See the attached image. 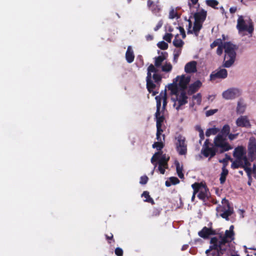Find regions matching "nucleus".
I'll list each match as a JSON object with an SVG mask.
<instances>
[{"mask_svg": "<svg viewBox=\"0 0 256 256\" xmlns=\"http://www.w3.org/2000/svg\"><path fill=\"white\" fill-rule=\"evenodd\" d=\"M202 101V96L200 94H198L192 96V102L194 104H200Z\"/></svg>", "mask_w": 256, "mask_h": 256, "instance_id": "nucleus-32", "label": "nucleus"}, {"mask_svg": "<svg viewBox=\"0 0 256 256\" xmlns=\"http://www.w3.org/2000/svg\"><path fill=\"white\" fill-rule=\"evenodd\" d=\"M196 193L198 192V197L201 200H204L208 196V192L206 186L202 183L196 182L192 186Z\"/></svg>", "mask_w": 256, "mask_h": 256, "instance_id": "nucleus-11", "label": "nucleus"}, {"mask_svg": "<svg viewBox=\"0 0 256 256\" xmlns=\"http://www.w3.org/2000/svg\"><path fill=\"white\" fill-rule=\"evenodd\" d=\"M147 5L148 8L157 16H160V12L162 10V6L160 4L159 0L156 1H152L148 0L147 2Z\"/></svg>", "mask_w": 256, "mask_h": 256, "instance_id": "nucleus-13", "label": "nucleus"}, {"mask_svg": "<svg viewBox=\"0 0 256 256\" xmlns=\"http://www.w3.org/2000/svg\"><path fill=\"white\" fill-rule=\"evenodd\" d=\"M157 46L158 47V48L162 50H166L168 49V44L164 41H161L158 42L157 44Z\"/></svg>", "mask_w": 256, "mask_h": 256, "instance_id": "nucleus-36", "label": "nucleus"}, {"mask_svg": "<svg viewBox=\"0 0 256 256\" xmlns=\"http://www.w3.org/2000/svg\"><path fill=\"white\" fill-rule=\"evenodd\" d=\"M176 12H174V10H172L170 12L169 18L172 19L176 17Z\"/></svg>", "mask_w": 256, "mask_h": 256, "instance_id": "nucleus-50", "label": "nucleus"}, {"mask_svg": "<svg viewBox=\"0 0 256 256\" xmlns=\"http://www.w3.org/2000/svg\"><path fill=\"white\" fill-rule=\"evenodd\" d=\"M248 154L250 159L252 161L256 157V140L254 137L250 138L248 144Z\"/></svg>", "mask_w": 256, "mask_h": 256, "instance_id": "nucleus-14", "label": "nucleus"}, {"mask_svg": "<svg viewBox=\"0 0 256 256\" xmlns=\"http://www.w3.org/2000/svg\"><path fill=\"white\" fill-rule=\"evenodd\" d=\"M178 34H177L173 40V44L174 46L178 48H181L184 44V42L180 38H178Z\"/></svg>", "mask_w": 256, "mask_h": 256, "instance_id": "nucleus-26", "label": "nucleus"}, {"mask_svg": "<svg viewBox=\"0 0 256 256\" xmlns=\"http://www.w3.org/2000/svg\"><path fill=\"white\" fill-rule=\"evenodd\" d=\"M246 104L244 100L240 99L237 102L236 112L238 114H243L246 110Z\"/></svg>", "mask_w": 256, "mask_h": 256, "instance_id": "nucleus-22", "label": "nucleus"}, {"mask_svg": "<svg viewBox=\"0 0 256 256\" xmlns=\"http://www.w3.org/2000/svg\"><path fill=\"white\" fill-rule=\"evenodd\" d=\"M222 43V41L220 38H218L214 40V42L210 44V46L211 48H214L216 46L218 47V46L221 45Z\"/></svg>", "mask_w": 256, "mask_h": 256, "instance_id": "nucleus-37", "label": "nucleus"}, {"mask_svg": "<svg viewBox=\"0 0 256 256\" xmlns=\"http://www.w3.org/2000/svg\"><path fill=\"white\" fill-rule=\"evenodd\" d=\"M162 133L156 132V139L158 140L157 142H155L152 144V148H156L158 150H160L164 147V143L163 142L164 140V136L162 135L161 136Z\"/></svg>", "mask_w": 256, "mask_h": 256, "instance_id": "nucleus-19", "label": "nucleus"}, {"mask_svg": "<svg viewBox=\"0 0 256 256\" xmlns=\"http://www.w3.org/2000/svg\"><path fill=\"white\" fill-rule=\"evenodd\" d=\"M142 196L146 198L145 201L148 202H150L153 201L152 198H150L149 194L147 192H144L142 194Z\"/></svg>", "mask_w": 256, "mask_h": 256, "instance_id": "nucleus-39", "label": "nucleus"}, {"mask_svg": "<svg viewBox=\"0 0 256 256\" xmlns=\"http://www.w3.org/2000/svg\"><path fill=\"white\" fill-rule=\"evenodd\" d=\"M233 156L235 158L234 160L230 156L228 157L232 162V168L235 169L238 168H242L247 173L249 179L251 178V168L249 167L250 164L248 162L246 156V152L244 147L238 146L235 148L233 152Z\"/></svg>", "mask_w": 256, "mask_h": 256, "instance_id": "nucleus-1", "label": "nucleus"}, {"mask_svg": "<svg viewBox=\"0 0 256 256\" xmlns=\"http://www.w3.org/2000/svg\"><path fill=\"white\" fill-rule=\"evenodd\" d=\"M238 134H232L229 133V134H228V138L230 140H232L237 138Z\"/></svg>", "mask_w": 256, "mask_h": 256, "instance_id": "nucleus-46", "label": "nucleus"}, {"mask_svg": "<svg viewBox=\"0 0 256 256\" xmlns=\"http://www.w3.org/2000/svg\"><path fill=\"white\" fill-rule=\"evenodd\" d=\"M115 254L118 256H122L123 254V251L122 248H118L115 250Z\"/></svg>", "mask_w": 256, "mask_h": 256, "instance_id": "nucleus-45", "label": "nucleus"}, {"mask_svg": "<svg viewBox=\"0 0 256 256\" xmlns=\"http://www.w3.org/2000/svg\"><path fill=\"white\" fill-rule=\"evenodd\" d=\"M196 192L195 190H194L193 194H192V201L194 200L195 198V195H196Z\"/></svg>", "mask_w": 256, "mask_h": 256, "instance_id": "nucleus-55", "label": "nucleus"}, {"mask_svg": "<svg viewBox=\"0 0 256 256\" xmlns=\"http://www.w3.org/2000/svg\"><path fill=\"white\" fill-rule=\"evenodd\" d=\"M146 40L150 41L153 40L154 36H152L151 34H148L146 36Z\"/></svg>", "mask_w": 256, "mask_h": 256, "instance_id": "nucleus-51", "label": "nucleus"}, {"mask_svg": "<svg viewBox=\"0 0 256 256\" xmlns=\"http://www.w3.org/2000/svg\"><path fill=\"white\" fill-rule=\"evenodd\" d=\"M186 64H197L196 62V61H191V62H188Z\"/></svg>", "mask_w": 256, "mask_h": 256, "instance_id": "nucleus-57", "label": "nucleus"}, {"mask_svg": "<svg viewBox=\"0 0 256 256\" xmlns=\"http://www.w3.org/2000/svg\"><path fill=\"white\" fill-rule=\"evenodd\" d=\"M214 98V96H208V99L210 100V98H212V100Z\"/></svg>", "mask_w": 256, "mask_h": 256, "instance_id": "nucleus-59", "label": "nucleus"}, {"mask_svg": "<svg viewBox=\"0 0 256 256\" xmlns=\"http://www.w3.org/2000/svg\"><path fill=\"white\" fill-rule=\"evenodd\" d=\"M148 180V178L146 176H142L140 178V184H146Z\"/></svg>", "mask_w": 256, "mask_h": 256, "instance_id": "nucleus-41", "label": "nucleus"}, {"mask_svg": "<svg viewBox=\"0 0 256 256\" xmlns=\"http://www.w3.org/2000/svg\"><path fill=\"white\" fill-rule=\"evenodd\" d=\"M251 172H252V170H251ZM252 172L256 174V165L254 164L253 168H252Z\"/></svg>", "mask_w": 256, "mask_h": 256, "instance_id": "nucleus-56", "label": "nucleus"}, {"mask_svg": "<svg viewBox=\"0 0 256 256\" xmlns=\"http://www.w3.org/2000/svg\"><path fill=\"white\" fill-rule=\"evenodd\" d=\"M181 52H182V50L180 48L174 50V62H175V63L177 62L178 58L180 56Z\"/></svg>", "mask_w": 256, "mask_h": 256, "instance_id": "nucleus-35", "label": "nucleus"}, {"mask_svg": "<svg viewBox=\"0 0 256 256\" xmlns=\"http://www.w3.org/2000/svg\"><path fill=\"white\" fill-rule=\"evenodd\" d=\"M163 20H160L158 24H156V27L154 28V31H157L162 26L163 24Z\"/></svg>", "mask_w": 256, "mask_h": 256, "instance_id": "nucleus-42", "label": "nucleus"}, {"mask_svg": "<svg viewBox=\"0 0 256 256\" xmlns=\"http://www.w3.org/2000/svg\"><path fill=\"white\" fill-rule=\"evenodd\" d=\"M226 177L224 176H222V175L220 176V183H221V184H223V183L225 182V180H226Z\"/></svg>", "mask_w": 256, "mask_h": 256, "instance_id": "nucleus-54", "label": "nucleus"}, {"mask_svg": "<svg viewBox=\"0 0 256 256\" xmlns=\"http://www.w3.org/2000/svg\"><path fill=\"white\" fill-rule=\"evenodd\" d=\"M236 125L238 127L250 128L252 126L250 120L247 116H240L236 120Z\"/></svg>", "mask_w": 256, "mask_h": 256, "instance_id": "nucleus-16", "label": "nucleus"}, {"mask_svg": "<svg viewBox=\"0 0 256 256\" xmlns=\"http://www.w3.org/2000/svg\"><path fill=\"white\" fill-rule=\"evenodd\" d=\"M212 234V230L206 227L204 228L202 230L198 232L199 236L203 238H206Z\"/></svg>", "mask_w": 256, "mask_h": 256, "instance_id": "nucleus-25", "label": "nucleus"}, {"mask_svg": "<svg viewBox=\"0 0 256 256\" xmlns=\"http://www.w3.org/2000/svg\"><path fill=\"white\" fill-rule=\"evenodd\" d=\"M230 132V126L228 124H225L222 128L220 133L219 134L222 135L223 136L226 138Z\"/></svg>", "mask_w": 256, "mask_h": 256, "instance_id": "nucleus-27", "label": "nucleus"}, {"mask_svg": "<svg viewBox=\"0 0 256 256\" xmlns=\"http://www.w3.org/2000/svg\"><path fill=\"white\" fill-rule=\"evenodd\" d=\"M241 94L240 89L236 88H229L224 91L222 93V97L226 100H234Z\"/></svg>", "mask_w": 256, "mask_h": 256, "instance_id": "nucleus-12", "label": "nucleus"}, {"mask_svg": "<svg viewBox=\"0 0 256 256\" xmlns=\"http://www.w3.org/2000/svg\"><path fill=\"white\" fill-rule=\"evenodd\" d=\"M188 0V6L190 10H192V6L196 4L198 1V0Z\"/></svg>", "mask_w": 256, "mask_h": 256, "instance_id": "nucleus-40", "label": "nucleus"}, {"mask_svg": "<svg viewBox=\"0 0 256 256\" xmlns=\"http://www.w3.org/2000/svg\"><path fill=\"white\" fill-rule=\"evenodd\" d=\"M230 66V65H224V66L226 68H229Z\"/></svg>", "mask_w": 256, "mask_h": 256, "instance_id": "nucleus-62", "label": "nucleus"}, {"mask_svg": "<svg viewBox=\"0 0 256 256\" xmlns=\"http://www.w3.org/2000/svg\"><path fill=\"white\" fill-rule=\"evenodd\" d=\"M170 182L166 181V185L167 186H170L171 184H176L179 183L180 181L176 177H171L170 178Z\"/></svg>", "mask_w": 256, "mask_h": 256, "instance_id": "nucleus-33", "label": "nucleus"}, {"mask_svg": "<svg viewBox=\"0 0 256 256\" xmlns=\"http://www.w3.org/2000/svg\"><path fill=\"white\" fill-rule=\"evenodd\" d=\"M224 49L225 52L224 64H234L236 56V45L230 42L222 43L221 45L218 46L216 50L217 54L218 56L222 55Z\"/></svg>", "mask_w": 256, "mask_h": 256, "instance_id": "nucleus-3", "label": "nucleus"}, {"mask_svg": "<svg viewBox=\"0 0 256 256\" xmlns=\"http://www.w3.org/2000/svg\"><path fill=\"white\" fill-rule=\"evenodd\" d=\"M170 90L171 94L173 96L172 98L174 102L173 106L176 110H180L182 106L188 102V97L186 90H180L174 92L172 90Z\"/></svg>", "mask_w": 256, "mask_h": 256, "instance_id": "nucleus-7", "label": "nucleus"}, {"mask_svg": "<svg viewBox=\"0 0 256 256\" xmlns=\"http://www.w3.org/2000/svg\"><path fill=\"white\" fill-rule=\"evenodd\" d=\"M240 173L241 174H243V173H242V171H240Z\"/></svg>", "mask_w": 256, "mask_h": 256, "instance_id": "nucleus-63", "label": "nucleus"}, {"mask_svg": "<svg viewBox=\"0 0 256 256\" xmlns=\"http://www.w3.org/2000/svg\"><path fill=\"white\" fill-rule=\"evenodd\" d=\"M173 37L172 34L166 33L163 36V39L168 42H170Z\"/></svg>", "mask_w": 256, "mask_h": 256, "instance_id": "nucleus-38", "label": "nucleus"}, {"mask_svg": "<svg viewBox=\"0 0 256 256\" xmlns=\"http://www.w3.org/2000/svg\"><path fill=\"white\" fill-rule=\"evenodd\" d=\"M106 237H107V238H109V239H110V238H112V234H111V236H106Z\"/></svg>", "mask_w": 256, "mask_h": 256, "instance_id": "nucleus-60", "label": "nucleus"}, {"mask_svg": "<svg viewBox=\"0 0 256 256\" xmlns=\"http://www.w3.org/2000/svg\"><path fill=\"white\" fill-rule=\"evenodd\" d=\"M175 164L176 166V172H177V174H178V176L180 178H183L184 177V174H182V166H180V163L176 161L175 162Z\"/></svg>", "mask_w": 256, "mask_h": 256, "instance_id": "nucleus-29", "label": "nucleus"}, {"mask_svg": "<svg viewBox=\"0 0 256 256\" xmlns=\"http://www.w3.org/2000/svg\"><path fill=\"white\" fill-rule=\"evenodd\" d=\"M207 12L204 9L200 10L198 12L194 13V21L204 23L206 19Z\"/></svg>", "mask_w": 256, "mask_h": 256, "instance_id": "nucleus-18", "label": "nucleus"}, {"mask_svg": "<svg viewBox=\"0 0 256 256\" xmlns=\"http://www.w3.org/2000/svg\"><path fill=\"white\" fill-rule=\"evenodd\" d=\"M227 71L224 68H220L214 72L210 75L211 79L215 78H224L227 76Z\"/></svg>", "mask_w": 256, "mask_h": 256, "instance_id": "nucleus-20", "label": "nucleus"}, {"mask_svg": "<svg viewBox=\"0 0 256 256\" xmlns=\"http://www.w3.org/2000/svg\"><path fill=\"white\" fill-rule=\"evenodd\" d=\"M214 248H211L210 247V248L208 250H207L206 251V254H208V253L212 250H213Z\"/></svg>", "mask_w": 256, "mask_h": 256, "instance_id": "nucleus-58", "label": "nucleus"}, {"mask_svg": "<svg viewBox=\"0 0 256 256\" xmlns=\"http://www.w3.org/2000/svg\"><path fill=\"white\" fill-rule=\"evenodd\" d=\"M206 142L207 140L206 141L205 145L202 150V153L206 157H213L216 154V150L214 146H206Z\"/></svg>", "mask_w": 256, "mask_h": 256, "instance_id": "nucleus-17", "label": "nucleus"}, {"mask_svg": "<svg viewBox=\"0 0 256 256\" xmlns=\"http://www.w3.org/2000/svg\"><path fill=\"white\" fill-rule=\"evenodd\" d=\"M188 30H190L191 32H192V21L190 20H188Z\"/></svg>", "mask_w": 256, "mask_h": 256, "instance_id": "nucleus-53", "label": "nucleus"}, {"mask_svg": "<svg viewBox=\"0 0 256 256\" xmlns=\"http://www.w3.org/2000/svg\"><path fill=\"white\" fill-rule=\"evenodd\" d=\"M220 131L219 129L216 128H212L208 129L206 133L207 136H210V135H214Z\"/></svg>", "mask_w": 256, "mask_h": 256, "instance_id": "nucleus-30", "label": "nucleus"}, {"mask_svg": "<svg viewBox=\"0 0 256 256\" xmlns=\"http://www.w3.org/2000/svg\"><path fill=\"white\" fill-rule=\"evenodd\" d=\"M202 83L200 80L196 81L189 86V92L191 93L195 92L202 86Z\"/></svg>", "mask_w": 256, "mask_h": 256, "instance_id": "nucleus-24", "label": "nucleus"}, {"mask_svg": "<svg viewBox=\"0 0 256 256\" xmlns=\"http://www.w3.org/2000/svg\"><path fill=\"white\" fill-rule=\"evenodd\" d=\"M172 69L171 65H150L148 68V76L146 77V86L150 92H152V96H155L157 93L153 90L156 85L152 80V77L155 82H158L161 80L160 74V71L169 72Z\"/></svg>", "mask_w": 256, "mask_h": 256, "instance_id": "nucleus-2", "label": "nucleus"}, {"mask_svg": "<svg viewBox=\"0 0 256 256\" xmlns=\"http://www.w3.org/2000/svg\"><path fill=\"white\" fill-rule=\"evenodd\" d=\"M197 129L199 132L200 136L202 139H203L204 137V134L202 130L200 127H198Z\"/></svg>", "mask_w": 256, "mask_h": 256, "instance_id": "nucleus-49", "label": "nucleus"}, {"mask_svg": "<svg viewBox=\"0 0 256 256\" xmlns=\"http://www.w3.org/2000/svg\"><path fill=\"white\" fill-rule=\"evenodd\" d=\"M196 65H186L184 70L186 73H193L196 72Z\"/></svg>", "mask_w": 256, "mask_h": 256, "instance_id": "nucleus-28", "label": "nucleus"}, {"mask_svg": "<svg viewBox=\"0 0 256 256\" xmlns=\"http://www.w3.org/2000/svg\"><path fill=\"white\" fill-rule=\"evenodd\" d=\"M176 150L178 154L181 155L185 154L187 152V146L185 142L184 138L178 136L176 138Z\"/></svg>", "mask_w": 256, "mask_h": 256, "instance_id": "nucleus-15", "label": "nucleus"}, {"mask_svg": "<svg viewBox=\"0 0 256 256\" xmlns=\"http://www.w3.org/2000/svg\"><path fill=\"white\" fill-rule=\"evenodd\" d=\"M232 256H239L238 255H232Z\"/></svg>", "mask_w": 256, "mask_h": 256, "instance_id": "nucleus-64", "label": "nucleus"}, {"mask_svg": "<svg viewBox=\"0 0 256 256\" xmlns=\"http://www.w3.org/2000/svg\"><path fill=\"white\" fill-rule=\"evenodd\" d=\"M136 62L138 64H143L144 61L142 56L140 55H139L136 58Z\"/></svg>", "mask_w": 256, "mask_h": 256, "instance_id": "nucleus-47", "label": "nucleus"}, {"mask_svg": "<svg viewBox=\"0 0 256 256\" xmlns=\"http://www.w3.org/2000/svg\"><path fill=\"white\" fill-rule=\"evenodd\" d=\"M216 149H220V152H223L232 149V147L227 142L226 137L218 134L214 139V146Z\"/></svg>", "mask_w": 256, "mask_h": 256, "instance_id": "nucleus-10", "label": "nucleus"}, {"mask_svg": "<svg viewBox=\"0 0 256 256\" xmlns=\"http://www.w3.org/2000/svg\"><path fill=\"white\" fill-rule=\"evenodd\" d=\"M218 110L216 109L208 110L206 112V114L207 116H209L216 112Z\"/></svg>", "mask_w": 256, "mask_h": 256, "instance_id": "nucleus-44", "label": "nucleus"}, {"mask_svg": "<svg viewBox=\"0 0 256 256\" xmlns=\"http://www.w3.org/2000/svg\"><path fill=\"white\" fill-rule=\"evenodd\" d=\"M237 10L236 7H232L230 8V12L231 14H234Z\"/></svg>", "mask_w": 256, "mask_h": 256, "instance_id": "nucleus-52", "label": "nucleus"}, {"mask_svg": "<svg viewBox=\"0 0 256 256\" xmlns=\"http://www.w3.org/2000/svg\"><path fill=\"white\" fill-rule=\"evenodd\" d=\"M217 216L228 220V217L233 212V209L230 207L228 202L225 198L222 199V204L216 208Z\"/></svg>", "mask_w": 256, "mask_h": 256, "instance_id": "nucleus-8", "label": "nucleus"}, {"mask_svg": "<svg viewBox=\"0 0 256 256\" xmlns=\"http://www.w3.org/2000/svg\"><path fill=\"white\" fill-rule=\"evenodd\" d=\"M169 160V157L167 156L166 154H162L161 152H156L151 158V162L154 165V170L152 172V174H153L154 170L156 168L157 164L156 162L158 161V170L162 174H164L165 169L167 168L168 161Z\"/></svg>", "mask_w": 256, "mask_h": 256, "instance_id": "nucleus-6", "label": "nucleus"}, {"mask_svg": "<svg viewBox=\"0 0 256 256\" xmlns=\"http://www.w3.org/2000/svg\"><path fill=\"white\" fill-rule=\"evenodd\" d=\"M169 32H172V28H170L168 30Z\"/></svg>", "mask_w": 256, "mask_h": 256, "instance_id": "nucleus-61", "label": "nucleus"}, {"mask_svg": "<svg viewBox=\"0 0 256 256\" xmlns=\"http://www.w3.org/2000/svg\"><path fill=\"white\" fill-rule=\"evenodd\" d=\"M236 28L239 33L246 32L250 35H252L254 30L252 22L250 20L248 24H246L242 16H238L237 20Z\"/></svg>", "mask_w": 256, "mask_h": 256, "instance_id": "nucleus-9", "label": "nucleus"}, {"mask_svg": "<svg viewBox=\"0 0 256 256\" xmlns=\"http://www.w3.org/2000/svg\"><path fill=\"white\" fill-rule=\"evenodd\" d=\"M125 56L126 62L128 63H132L134 61V54L131 46H128Z\"/></svg>", "mask_w": 256, "mask_h": 256, "instance_id": "nucleus-23", "label": "nucleus"}, {"mask_svg": "<svg viewBox=\"0 0 256 256\" xmlns=\"http://www.w3.org/2000/svg\"><path fill=\"white\" fill-rule=\"evenodd\" d=\"M166 90L162 91L159 96L156 97V128L158 133H162V130L161 128L162 124L164 122V117L160 113V108L161 106V102H162L163 108H164L166 105Z\"/></svg>", "mask_w": 256, "mask_h": 256, "instance_id": "nucleus-4", "label": "nucleus"}, {"mask_svg": "<svg viewBox=\"0 0 256 256\" xmlns=\"http://www.w3.org/2000/svg\"><path fill=\"white\" fill-rule=\"evenodd\" d=\"M178 30H180V32L182 36V38H184V39L186 37V34L184 29L182 26H178Z\"/></svg>", "mask_w": 256, "mask_h": 256, "instance_id": "nucleus-43", "label": "nucleus"}, {"mask_svg": "<svg viewBox=\"0 0 256 256\" xmlns=\"http://www.w3.org/2000/svg\"><path fill=\"white\" fill-rule=\"evenodd\" d=\"M206 4L214 8L218 9L216 6L218 4V2L216 0H206Z\"/></svg>", "mask_w": 256, "mask_h": 256, "instance_id": "nucleus-31", "label": "nucleus"}, {"mask_svg": "<svg viewBox=\"0 0 256 256\" xmlns=\"http://www.w3.org/2000/svg\"><path fill=\"white\" fill-rule=\"evenodd\" d=\"M190 76L185 74L177 76L174 79L172 84H169L167 88L168 90H172L174 92L176 90H185L190 84Z\"/></svg>", "mask_w": 256, "mask_h": 256, "instance_id": "nucleus-5", "label": "nucleus"}, {"mask_svg": "<svg viewBox=\"0 0 256 256\" xmlns=\"http://www.w3.org/2000/svg\"><path fill=\"white\" fill-rule=\"evenodd\" d=\"M202 24L203 23H200V22L194 21V26L192 29V32H191L189 30H188V34H194L196 36H198L199 34L200 31L202 28Z\"/></svg>", "mask_w": 256, "mask_h": 256, "instance_id": "nucleus-21", "label": "nucleus"}, {"mask_svg": "<svg viewBox=\"0 0 256 256\" xmlns=\"http://www.w3.org/2000/svg\"><path fill=\"white\" fill-rule=\"evenodd\" d=\"M228 174V170H226V168L225 166H224L222 168V172L221 173V175L224 176L226 177V176H227Z\"/></svg>", "mask_w": 256, "mask_h": 256, "instance_id": "nucleus-48", "label": "nucleus"}, {"mask_svg": "<svg viewBox=\"0 0 256 256\" xmlns=\"http://www.w3.org/2000/svg\"><path fill=\"white\" fill-rule=\"evenodd\" d=\"M166 59V56L163 54L155 58L154 64H162L163 61Z\"/></svg>", "mask_w": 256, "mask_h": 256, "instance_id": "nucleus-34", "label": "nucleus"}]
</instances>
